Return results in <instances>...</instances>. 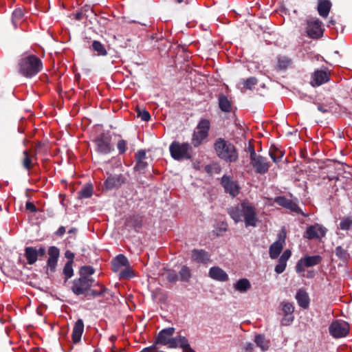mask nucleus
Wrapping results in <instances>:
<instances>
[{"instance_id": "052dcab7", "label": "nucleus", "mask_w": 352, "mask_h": 352, "mask_svg": "<svg viewBox=\"0 0 352 352\" xmlns=\"http://www.w3.org/2000/svg\"><path fill=\"white\" fill-rule=\"evenodd\" d=\"M80 10L84 13L85 18L88 17V15L87 14L88 12L91 11V12H94L93 9L89 5H85L80 8Z\"/></svg>"}, {"instance_id": "423d86ee", "label": "nucleus", "mask_w": 352, "mask_h": 352, "mask_svg": "<svg viewBox=\"0 0 352 352\" xmlns=\"http://www.w3.org/2000/svg\"><path fill=\"white\" fill-rule=\"evenodd\" d=\"M95 270L91 266L85 265L79 270L80 278L75 281L74 286H102L91 276Z\"/></svg>"}, {"instance_id": "bf43d9fd", "label": "nucleus", "mask_w": 352, "mask_h": 352, "mask_svg": "<svg viewBox=\"0 0 352 352\" xmlns=\"http://www.w3.org/2000/svg\"><path fill=\"white\" fill-rule=\"evenodd\" d=\"M248 152L250 153V160L258 155L256 153V151L254 150V146L253 145L250 144L248 146Z\"/></svg>"}, {"instance_id": "4d7b16f0", "label": "nucleus", "mask_w": 352, "mask_h": 352, "mask_svg": "<svg viewBox=\"0 0 352 352\" xmlns=\"http://www.w3.org/2000/svg\"><path fill=\"white\" fill-rule=\"evenodd\" d=\"M25 208L26 210L30 211L31 212L35 213L38 211L37 208L34 204V203L30 201H27L25 204Z\"/></svg>"}, {"instance_id": "5fc2aeb1", "label": "nucleus", "mask_w": 352, "mask_h": 352, "mask_svg": "<svg viewBox=\"0 0 352 352\" xmlns=\"http://www.w3.org/2000/svg\"><path fill=\"white\" fill-rule=\"evenodd\" d=\"M286 266L287 264L285 262L278 259V264L276 265L274 270L277 274H281L285 271Z\"/></svg>"}, {"instance_id": "e433bc0d", "label": "nucleus", "mask_w": 352, "mask_h": 352, "mask_svg": "<svg viewBox=\"0 0 352 352\" xmlns=\"http://www.w3.org/2000/svg\"><path fill=\"white\" fill-rule=\"evenodd\" d=\"M93 190V186L90 184H87L78 192V198L80 199L89 198L92 196Z\"/></svg>"}, {"instance_id": "1a4fd4ad", "label": "nucleus", "mask_w": 352, "mask_h": 352, "mask_svg": "<svg viewBox=\"0 0 352 352\" xmlns=\"http://www.w3.org/2000/svg\"><path fill=\"white\" fill-rule=\"evenodd\" d=\"M322 261L320 255L305 256L301 258L296 265V270L298 273L305 272V267H310L317 265Z\"/></svg>"}, {"instance_id": "f257e3e1", "label": "nucleus", "mask_w": 352, "mask_h": 352, "mask_svg": "<svg viewBox=\"0 0 352 352\" xmlns=\"http://www.w3.org/2000/svg\"><path fill=\"white\" fill-rule=\"evenodd\" d=\"M228 213L236 223L241 221L243 218L245 227L256 226L258 221L256 209L246 200H243L236 206L229 208Z\"/></svg>"}, {"instance_id": "79ce46f5", "label": "nucleus", "mask_w": 352, "mask_h": 352, "mask_svg": "<svg viewBox=\"0 0 352 352\" xmlns=\"http://www.w3.org/2000/svg\"><path fill=\"white\" fill-rule=\"evenodd\" d=\"M339 227L342 230H349L352 229V217H344L340 222Z\"/></svg>"}, {"instance_id": "a18cd8bd", "label": "nucleus", "mask_w": 352, "mask_h": 352, "mask_svg": "<svg viewBox=\"0 0 352 352\" xmlns=\"http://www.w3.org/2000/svg\"><path fill=\"white\" fill-rule=\"evenodd\" d=\"M258 79L256 77H250L243 80V85L246 89L252 90L254 87L258 84Z\"/></svg>"}, {"instance_id": "dca6fc26", "label": "nucleus", "mask_w": 352, "mask_h": 352, "mask_svg": "<svg viewBox=\"0 0 352 352\" xmlns=\"http://www.w3.org/2000/svg\"><path fill=\"white\" fill-rule=\"evenodd\" d=\"M221 184L225 191L232 197H234L239 194V186L230 176L223 175L221 178Z\"/></svg>"}, {"instance_id": "4468645a", "label": "nucleus", "mask_w": 352, "mask_h": 352, "mask_svg": "<svg viewBox=\"0 0 352 352\" xmlns=\"http://www.w3.org/2000/svg\"><path fill=\"white\" fill-rule=\"evenodd\" d=\"M306 32L310 38H320L323 33L322 29L321 28V21L319 19L308 21Z\"/></svg>"}, {"instance_id": "aec40b11", "label": "nucleus", "mask_w": 352, "mask_h": 352, "mask_svg": "<svg viewBox=\"0 0 352 352\" xmlns=\"http://www.w3.org/2000/svg\"><path fill=\"white\" fill-rule=\"evenodd\" d=\"M285 236H278V239L274 242L269 249L270 256L272 259L277 258L283 249Z\"/></svg>"}, {"instance_id": "9d476101", "label": "nucleus", "mask_w": 352, "mask_h": 352, "mask_svg": "<svg viewBox=\"0 0 352 352\" xmlns=\"http://www.w3.org/2000/svg\"><path fill=\"white\" fill-rule=\"evenodd\" d=\"M329 330L333 337L342 338L348 334L349 327L346 322L336 320L329 326Z\"/></svg>"}, {"instance_id": "a878e982", "label": "nucleus", "mask_w": 352, "mask_h": 352, "mask_svg": "<svg viewBox=\"0 0 352 352\" xmlns=\"http://www.w3.org/2000/svg\"><path fill=\"white\" fill-rule=\"evenodd\" d=\"M84 331V322L82 319H78L74 324L72 331V340L74 343L80 341L82 333Z\"/></svg>"}, {"instance_id": "b1692460", "label": "nucleus", "mask_w": 352, "mask_h": 352, "mask_svg": "<svg viewBox=\"0 0 352 352\" xmlns=\"http://www.w3.org/2000/svg\"><path fill=\"white\" fill-rule=\"evenodd\" d=\"M295 298L298 305L302 309H306L309 307L310 303V298L307 292L303 289H298Z\"/></svg>"}, {"instance_id": "e2e57ef3", "label": "nucleus", "mask_w": 352, "mask_h": 352, "mask_svg": "<svg viewBox=\"0 0 352 352\" xmlns=\"http://www.w3.org/2000/svg\"><path fill=\"white\" fill-rule=\"evenodd\" d=\"M254 349V345L251 342H247L244 345V350L247 352H252Z\"/></svg>"}, {"instance_id": "5701e85b", "label": "nucleus", "mask_w": 352, "mask_h": 352, "mask_svg": "<svg viewBox=\"0 0 352 352\" xmlns=\"http://www.w3.org/2000/svg\"><path fill=\"white\" fill-rule=\"evenodd\" d=\"M129 265L127 258L124 254H119L111 261V267L114 272H119L121 268Z\"/></svg>"}, {"instance_id": "c756f323", "label": "nucleus", "mask_w": 352, "mask_h": 352, "mask_svg": "<svg viewBox=\"0 0 352 352\" xmlns=\"http://www.w3.org/2000/svg\"><path fill=\"white\" fill-rule=\"evenodd\" d=\"M331 2L329 0H318V12L322 17H327L331 8Z\"/></svg>"}, {"instance_id": "393cba45", "label": "nucleus", "mask_w": 352, "mask_h": 352, "mask_svg": "<svg viewBox=\"0 0 352 352\" xmlns=\"http://www.w3.org/2000/svg\"><path fill=\"white\" fill-rule=\"evenodd\" d=\"M342 107L335 101L329 103H322L318 105V109L322 113H337L341 111Z\"/></svg>"}, {"instance_id": "3c124183", "label": "nucleus", "mask_w": 352, "mask_h": 352, "mask_svg": "<svg viewBox=\"0 0 352 352\" xmlns=\"http://www.w3.org/2000/svg\"><path fill=\"white\" fill-rule=\"evenodd\" d=\"M127 142L124 140H120L117 143V148L118 150L119 154H124L127 149Z\"/></svg>"}, {"instance_id": "9b49d317", "label": "nucleus", "mask_w": 352, "mask_h": 352, "mask_svg": "<svg viewBox=\"0 0 352 352\" xmlns=\"http://www.w3.org/2000/svg\"><path fill=\"white\" fill-rule=\"evenodd\" d=\"M175 328L168 327L162 329L160 331L157 337V344L168 346L169 348L175 346L173 342L174 337L173 336L175 333Z\"/></svg>"}, {"instance_id": "4c0bfd02", "label": "nucleus", "mask_w": 352, "mask_h": 352, "mask_svg": "<svg viewBox=\"0 0 352 352\" xmlns=\"http://www.w3.org/2000/svg\"><path fill=\"white\" fill-rule=\"evenodd\" d=\"M348 245L344 248L342 246L339 245L336 248L335 254L343 262H346L349 258V254L348 253Z\"/></svg>"}, {"instance_id": "603ef678", "label": "nucleus", "mask_w": 352, "mask_h": 352, "mask_svg": "<svg viewBox=\"0 0 352 352\" xmlns=\"http://www.w3.org/2000/svg\"><path fill=\"white\" fill-rule=\"evenodd\" d=\"M44 146H45V143H43L42 142H38L36 144L35 147L33 149V151L32 152H30L32 154V157H35V160H37V155L38 153L41 152V149L43 148V147Z\"/></svg>"}, {"instance_id": "c85d7f7f", "label": "nucleus", "mask_w": 352, "mask_h": 352, "mask_svg": "<svg viewBox=\"0 0 352 352\" xmlns=\"http://www.w3.org/2000/svg\"><path fill=\"white\" fill-rule=\"evenodd\" d=\"M210 276L219 281H226L228 279V276L224 270L219 267H212L209 270Z\"/></svg>"}, {"instance_id": "4be33fe9", "label": "nucleus", "mask_w": 352, "mask_h": 352, "mask_svg": "<svg viewBox=\"0 0 352 352\" xmlns=\"http://www.w3.org/2000/svg\"><path fill=\"white\" fill-rule=\"evenodd\" d=\"M173 342L175 346H171L170 348L172 349L180 347L183 349L184 352H195L191 348L188 339L185 336H177L174 337Z\"/></svg>"}, {"instance_id": "0eeeda50", "label": "nucleus", "mask_w": 352, "mask_h": 352, "mask_svg": "<svg viewBox=\"0 0 352 352\" xmlns=\"http://www.w3.org/2000/svg\"><path fill=\"white\" fill-rule=\"evenodd\" d=\"M294 305L293 302L285 300L281 301L278 307V314L282 316L280 324L283 326H289L294 320Z\"/></svg>"}, {"instance_id": "37998d69", "label": "nucleus", "mask_w": 352, "mask_h": 352, "mask_svg": "<svg viewBox=\"0 0 352 352\" xmlns=\"http://www.w3.org/2000/svg\"><path fill=\"white\" fill-rule=\"evenodd\" d=\"M120 279H129L134 276V272L131 270L130 265L126 266L123 270L119 272Z\"/></svg>"}, {"instance_id": "864d4df0", "label": "nucleus", "mask_w": 352, "mask_h": 352, "mask_svg": "<svg viewBox=\"0 0 352 352\" xmlns=\"http://www.w3.org/2000/svg\"><path fill=\"white\" fill-rule=\"evenodd\" d=\"M91 289V287H71V289L74 294L80 296L82 299H84L85 289Z\"/></svg>"}, {"instance_id": "de8ad7c7", "label": "nucleus", "mask_w": 352, "mask_h": 352, "mask_svg": "<svg viewBox=\"0 0 352 352\" xmlns=\"http://www.w3.org/2000/svg\"><path fill=\"white\" fill-rule=\"evenodd\" d=\"M73 261H68L63 268V274L66 280L69 279L73 276L74 271L72 268Z\"/></svg>"}, {"instance_id": "6e6d98bb", "label": "nucleus", "mask_w": 352, "mask_h": 352, "mask_svg": "<svg viewBox=\"0 0 352 352\" xmlns=\"http://www.w3.org/2000/svg\"><path fill=\"white\" fill-rule=\"evenodd\" d=\"M214 289L211 291L213 296L216 299H221V296L223 294L222 287H213Z\"/></svg>"}, {"instance_id": "13d9d810", "label": "nucleus", "mask_w": 352, "mask_h": 352, "mask_svg": "<svg viewBox=\"0 0 352 352\" xmlns=\"http://www.w3.org/2000/svg\"><path fill=\"white\" fill-rule=\"evenodd\" d=\"M234 286H250V283L247 278H241Z\"/></svg>"}, {"instance_id": "7c9ffc66", "label": "nucleus", "mask_w": 352, "mask_h": 352, "mask_svg": "<svg viewBox=\"0 0 352 352\" xmlns=\"http://www.w3.org/2000/svg\"><path fill=\"white\" fill-rule=\"evenodd\" d=\"M218 103L219 109L225 113H230L232 111L231 102L228 100V97L223 94L218 96Z\"/></svg>"}, {"instance_id": "f03ea898", "label": "nucleus", "mask_w": 352, "mask_h": 352, "mask_svg": "<svg viewBox=\"0 0 352 352\" xmlns=\"http://www.w3.org/2000/svg\"><path fill=\"white\" fill-rule=\"evenodd\" d=\"M17 72L21 76L31 78L42 71L43 66L41 60L36 55L30 54L19 59Z\"/></svg>"}, {"instance_id": "2eb2a0df", "label": "nucleus", "mask_w": 352, "mask_h": 352, "mask_svg": "<svg viewBox=\"0 0 352 352\" xmlns=\"http://www.w3.org/2000/svg\"><path fill=\"white\" fill-rule=\"evenodd\" d=\"M274 202L280 206L290 210L291 211L296 212L299 214H302L305 217V214L298 206L292 200L286 198L285 196H278L274 199Z\"/></svg>"}, {"instance_id": "774afa93", "label": "nucleus", "mask_w": 352, "mask_h": 352, "mask_svg": "<svg viewBox=\"0 0 352 352\" xmlns=\"http://www.w3.org/2000/svg\"><path fill=\"white\" fill-rule=\"evenodd\" d=\"M153 351V348L152 346L151 347H146L143 349L140 352H151Z\"/></svg>"}, {"instance_id": "cd10ccee", "label": "nucleus", "mask_w": 352, "mask_h": 352, "mask_svg": "<svg viewBox=\"0 0 352 352\" xmlns=\"http://www.w3.org/2000/svg\"><path fill=\"white\" fill-rule=\"evenodd\" d=\"M142 217L138 214H133L126 219L125 225L127 227L133 228L135 231H138L142 228Z\"/></svg>"}, {"instance_id": "0e129e2a", "label": "nucleus", "mask_w": 352, "mask_h": 352, "mask_svg": "<svg viewBox=\"0 0 352 352\" xmlns=\"http://www.w3.org/2000/svg\"><path fill=\"white\" fill-rule=\"evenodd\" d=\"M65 228L64 226H60L55 232V234L56 236H62L65 233Z\"/></svg>"}, {"instance_id": "f704fd0d", "label": "nucleus", "mask_w": 352, "mask_h": 352, "mask_svg": "<svg viewBox=\"0 0 352 352\" xmlns=\"http://www.w3.org/2000/svg\"><path fill=\"white\" fill-rule=\"evenodd\" d=\"M23 155L24 157L22 160V165L25 169L30 170L34 165L32 161L36 160L35 157H33L32 154L28 150H25L23 152Z\"/></svg>"}, {"instance_id": "c03bdc74", "label": "nucleus", "mask_w": 352, "mask_h": 352, "mask_svg": "<svg viewBox=\"0 0 352 352\" xmlns=\"http://www.w3.org/2000/svg\"><path fill=\"white\" fill-rule=\"evenodd\" d=\"M254 342L262 351H265L268 349V344L264 336L261 335L256 336Z\"/></svg>"}, {"instance_id": "8fccbe9b", "label": "nucleus", "mask_w": 352, "mask_h": 352, "mask_svg": "<svg viewBox=\"0 0 352 352\" xmlns=\"http://www.w3.org/2000/svg\"><path fill=\"white\" fill-rule=\"evenodd\" d=\"M166 278L170 283H175L178 279V276L175 270H169L166 273Z\"/></svg>"}, {"instance_id": "f3484780", "label": "nucleus", "mask_w": 352, "mask_h": 352, "mask_svg": "<svg viewBox=\"0 0 352 352\" xmlns=\"http://www.w3.org/2000/svg\"><path fill=\"white\" fill-rule=\"evenodd\" d=\"M47 254L49 257L47 261V267L50 272H54L57 266L60 250L56 246H50L48 249Z\"/></svg>"}, {"instance_id": "ea45409f", "label": "nucleus", "mask_w": 352, "mask_h": 352, "mask_svg": "<svg viewBox=\"0 0 352 352\" xmlns=\"http://www.w3.org/2000/svg\"><path fill=\"white\" fill-rule=\"evenodd\" d=\"M210 129V122L208 119H201L197 126V131H201L208 135V133Z\"/></svg>"}, {"instance_id": "58836bf2", "label": "nucleus", "mask_w": 352, "mask_h": 352, "mask_svg": "<svg viewBox=\"0 0 352 352\" xmlns=\"http://www.w3.org/2000/svg\"><path fill=\"white\" fill-rule=\"evenodd\" d=\"M104 292V289H94L92 287L91 289H85L84 300H89L93 298H96L97 296H101Z\"/></svg>"}, {"instance_id": "412c9836", "label": "nucleus", "mask_w": 352, "mask_h": 352, "mask_svg": "<svg viewBox=\"0 0 352 352\" xmlns=\"http://www.w3.org/2000/svg\"><path fill=\"white\" fill-rule=\"evenodd\" d=\"M126 178L122 175H118L109 177L104 182L105 187L107 189H113L120 187L125 183Z\"/></svg>"}, {"instance_id": "6e6552de", "label": "nucleus", "mask_w": 352, "mask_h": 352, "mask_svg": "<svg viewBox=\"0 0 352 352\" xmlns=\"http://www.w3.org/2000/svg\"><path fill=\"white\" fill-rule=\"evenodd\" d=\"M327 229L322 225L314 223L309 226L303 234V237L308 240H321L325 236Z\"/></svg>"}, {"instance_id": "bb28decb", "label": "nucleus", "mask_w": 352, "mask_h": 352, "mask_svg": "<svg viewBox=\"0 0 352 352\" xmlns=\"http://www.w3.org/2000/svg\"><path fill=\"white\" fill-rule=\"evenodd\" d=\"M192 259L197 263H206L210 260V255L204 250L194 249L192 251Z\"/></svg>"}, {"instance_id": "473e14b6", "label": "nucleus", "mask_w": 352, "mask_h": 352, "mask_svg": "<svg viewBox=\"0 0 352 352\" xmlns=\"http://www.w3.org/2000/svg\"><path fill=\"white\" fill-rule=\"evenodd\" d=\"M269 155L274 163H278L282 160L284 152L276 146L272 145L269 150Z\"/></svg>"}, {"instance_id": "72a5a7b5", "label": "nucleus", "mask_w": 352, "mask_h": 352, "mask_svg": "<svg viewBox=\"0 0 352 352\" xmlns=\"http://www.w3.org/2000/svg\"><path fill=\"white\" fill-rule=\"evenodd\" d=\"M208 137V135L196 130L194 131L192 134L191 143L194 147H198L203 143L204 140H206Z\"/></svg>"}, {"instance_id": "a19ab883", "label": "nucleus", "mask_w": 352, "mask_h": 352, "mask_svg": "<svg viewBox=\"0 0 352 352\" xmlns=\"http://www.w3.org/2000/svg\"><path fill=\"white\" fill-rule=\"evenodd\" d=\"M24 12L21 8H16L12 14V22L13 25L16 27L19 22L23 19Z\"/></svg>"}, {"instance_id": "2f4dec72", "label": "nucleus", "mask_w": 352, "mask_h": 352, "mask_svg": "<svg viewBox=\"0 0 352 352\" xmlns=\"http://www.w3.org/2000/svg\"><path fill=\"white\" fill-rule=\"evenodd\" d=\"M292 60L290 58L285 56H277V64L275 69L278 71L285 70L292 64Z\"/></svg>"}, {"instance_id": "ddd939ff", "label": "nucleus", "mask_w": 352, "mask_h": 352, "mask_svg": "<svg viewBox=\"0 0 352 352\" xmlns=\"http://www.w3.org/2000/svg\"><path fill=\"white\" fill-rule=\"evenodd\" d=\"M250 164L254 167L255 172L258 174L266 173L270 168V164L267 162V159L260 155L251 160Z\"/></svg>"}, {"instance_id": "7ed1b4c3", "label": "nucleus", "mask_w": 352, "mask_h": 352, "mask_svg": "<svg viewBox=\"0 0 352 352\" xmlns=\"http://www.w3.org/2000/svg\"><path fill=\"white\" fill-rule=\"evenodd\" d=\"M214 149L217 157L227 163L236 162L239 159V153L235 146L223 138H219L215 140Z\"/></svg>"}, {"instance_id": "c9c22d12", "label": "nucleus", "mask_w": 352, "mask_h": 352, "mask_svg": "<svg viewBox=\"0 0 352 352\" xmlns=\"http://www.w3.org/2000/svg\"><path fill=\"white\" fill-rule=\"evenodd\" d=\"M92 50L96 53L97 56H105L107 55L108 52L104 45H102L98 41H94L91 44Z\"/></svg>"}, {"instance_id": "69168bd1", "label": "nucleus", "mask_w": 352, "mask_h": 352, "mask_svg": "<svg viewBox=\"0 0 352 352\" xmlns=\"http://www.w3.org/2000/svg\"><path fill=\"white\" fill-rule=\"evenodd\" d=\"M291 255H292L291 250L287 249L283 252V254L280 256L288 260L290 258Z\"/></svg>"}, {"instance_id": "a211bd4d", "label": "nucleus", "mask_w": 352, "mask_h": 352, "mask_svg": "<svg viewBox=\"0 0 352 352\" xmlns=\"http://www.w3.org/2000/svg\"><path fill=\"white\" fill-rule=\"evenodd\" d=\"M146 152L144 150H139L135 154V160L136 164L133 168L135 171H138L140 173H144L145 170L148 167V164L145 161Z\"/></svg>"}, {"instance_id": "f8f14e48", "label": "nucleus", "mask_w": 352, "mask_h": 352, "mask_svg": "<svg viewBox=\"0 0 352 352\" xmlns=\"http://www.w3.org/2000/svg\"><path fill=\"white\" fill-rule=\"evenodd\" d=\"M46 254V250L44 247H40L37 250L34 247H26L25 248V257L29 265L34 264L38 257L44 256Z\"/></svg>"}, {"instance_id": "6ab92c4d", "label": "nucleus", "mask_w": 352, "mask_h": 352, "mask_svg": "<svg viewBox=\"0 0 352 352\" xmlns=\"http://www.w3.org/2000/svg\"><path fill=\"white\" fill-rule=\"evenodd\" d=\"M329 74L324 70H316L311 75V84L313 86H320L329 80Z\"/></svg>"}, {"instance_id": "338daca9", "label": "nucleus", "mask_w": 352, "mask_h": 352, "mask_svg": "<svg viewBox=\"0 0 352 352\" xmlns=\"http://www.w3.org/2000/svg\"><path fill=\"white\" fill-rule=\"evenodd\" d=\"M65 257L69 260L73 261L74 254L70 251H67L65 252Z\"/></svg>"}, {"instance_id": "39448f33", "label": "nucleus", "mask_w": 352, "mask_h": 352, "mask_svg": "<svg viewBox=\"0 0 352 352\" xmlns=\"http://www.w3.org/2000/svg\"><path fill=\"white\" fill-rule=\"evenodd\" d=\"M111 140L112 137L109 132H102L97 135L92 140L96 152L101 155L110 154L114 151Z\"/></svg>"}, {"instance_id": "09e8293b", "label": "nucleus", "mask_w": 352, "mask_h": 352, "mask_svg": "<svg viewBox=\"0 0 352 352\" xmlns=\"http://www.w3.org/2000/svg\"><path fill=\"white\" fill-rule=\"evenodd\" d=\"M190 269L186 266H182L181 270L179 271V276L180 279L184 281L188 280V279L190 278Z\"/></svg>"}, {"instance_id": "49530a36", "label": "nucleus", "mask_w": 352, "mask_h": 352, "mask_svg": "<svg viewBox=\"0 0 352 352\" xmlns=\"http://www.w3.org/2000/svg\"><path fill=\"white\" fill-rule=\"evenodd\" d=\"M137 116L141 118L142 120L148 122L151 120V115L145 109L138 107L136 108Z\"/></svg>"}, {"instance_id": "20e7f679", "label": "nucleus", "mask_w": 352, "mask_h": 352, "mask_svg": "<svg viewBox=\"0 0 352 352\" xmlns=\"http://www.w3.org/2000/svg\"><path fill=\"white\" fill-rule=\"evenodd\" d=\"M169 151L173 159L177 161L188 160L192 158V148L188 142L173 141L169 146Z\"/></svg>"}, {"instance_id": "680f3d73", "label": "nucleus", "mask_w": 352, "mask_h": 352, "mask_svg": "<svg viewBox=\"0 0 352 352\" xmlns=\"http://www.w3.org/2000/svg\"><path fill=\"white\" fill-rule=\"evenodd\" d=\"M74 18L77 21H80L83 18H85V16L84 13H82V12L80 10L79 11H78L76 13L74 14Z\"/></svg>"}]
</instances>
